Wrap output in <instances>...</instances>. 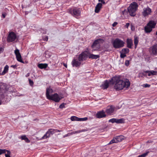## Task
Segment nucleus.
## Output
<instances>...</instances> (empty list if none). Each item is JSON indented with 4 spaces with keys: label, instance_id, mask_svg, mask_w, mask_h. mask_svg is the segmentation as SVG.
<instances>
[{
    "label": "nucleus",
    "instance_id": "1",
    "mask_svg": "<svg viewBox=\"0 0 157 157\" xmlns=\"http://www.w3.org/2000/svg\"><path fill=\"white\" fill-rule=\"evenodd\" d=\"M109 82L111 84H114V88L117 90H121L124 87L128 88L130 84L128 80L126 79L124 81L120 78V76L113 77Z\"/></svg>",
    "mask_w": 157,
    "mask_h": 157
},
{
    "label": "nucleus",
    "instance_id": "2",
    "mask_svg": "<svg viewBox=\"0 0 157 157\" xmlns=\"http://www.w3.org/2000/svg\"><path fill=\"white\" fill-rule=\"evenodd\" d=\"M53 92L52 90L50 88H48L46 89V95L47 98L49 100H52L54 101L58 102L62 98L61 97L59 96L57 93H55L51 95H50V94L52 93Z\"/></svg>",
    "mask_w": 157,
    "mask_h": 157
},
{
    "label": "nucleus",
    "instance_id": "3",
    "mask_svg": "<svg viewBox=\"0 0 157 157\" xmlns=\"http://www.w3.org/2000/svg\"><path fill=\"white\" fill-rule=\"evenodd\" d=\"M88 52H82L79 55L78 57V60L74 59L72 62L73 66L77 67L79 66L81 63V61L86 59L88 57Z\"/></svg>",
    "mask_w": 157,
    "mask_h": 157
},
{
    "label": "nucleus",
    "instance_id": "4",
    "mask_svg": "<svg viewBox=\"0 0 157 157\" xmlns=\"http://www.w3.org/2000/svg\"><path fill=\"white\" fill-rule=\"evenodd\" d=\"M156 24V21H150L144 27L145 32L146 33H150L152 31V29L155 28Z\"/></svg>",
    "mask_w": 157,
    "mask_h": 157
},
{
    "label": "nucleus",
    "instance_id": "5",
    "mask_svg": "<svg viewBox=\"0 0 157 157\" xmlns=\"http://www.w3.org/2000/svg\"><path fill=\"white\" fill-rule=\"evenodd\" d=\"M138 7V5L136 2H133L131 4L128 8V10L129 14L132 16H134L136 15V11Z\"/></svg>",
    "mask_w": 157,
    "mask_h": 157
},
{
    "label": "nucleus",
    "instance_id": "6",
    "mask_svg": "<svg viewBox=\"0 0 157 157\" xmlns=\"http://www.w3.org/2000/svg\"><path fill=\"white\" fill-rule=\"evenodd\" d=\"M124 42L121 40L116 39L113 43V47L115 48H119L123 47L124 45Z\"/></svg>",
    "mask_w": 157,
    "mask_h": 157
},
{
    "label": "nucleus",
    "instance_id": "7",
    "mask_svg": "<svg viewBox=\"0 0 157 157\" xmlns=\"http://www.w3.org/2000/svg\"><path fill=\"white\" fill-rule=\"evenodd\" d=\"M103 41L104 40L101 39H99L95 40L91 46L93 49V50L95 51L98 49L100 46L99 44L101 42L102 43Z\"/></svg>",
    "mask_w": 157,
    "mask_h": 157
},
{
    "label": "nucleus",
    "instance_id": "8",
    "mask_svg": "<svg viewBox=\"0 0 157 157\" xmlns=\"http://www.w3.org/2000/svg\"><path fill=\"white\" fill-rule=\"evenodd\" d=\"M69 13L74 17L77 18L80 15V11L79 9L75 8L73 9H70Z\"/></svg>",
    "mask_w": 157,
    "mask_h": 157
},
{
    "label": "nucleus",
    "instance_id": "9",
    "mask_svg": "<svg viewBox=\"0 0 157 157\" xmlns=\"http://www.w3.org/2000/svg\"><path fill=\"white\" fill-rule=\"evenodd\" d=\"M17 38L15 33L12 32L9 33L7 39V40L8 42H12L14 41Z\"/></svg>",
    "mask_w": 157,
    "mask_h": 157
},
{
    "label": "nucleus",
    "instance_id": "10",
    "mask_svg": "<svg viewBox=\"0 0 157 157\" xmlns=\"http://www.w3.org/2000/svg\"><path fill=\"white\" fill-rule=\"evenodd\" d=\"M149 51L151 55L154 56L157 55V44H155L149 49Z\"/></svg>",
    "mask_w": 157,
    "mask_h": 157
},
{
    "label": "nucleus",
    "instance_id": "11",
    "mask_svg": "<svg viewBox=\"0 0 157 157\" xmlns=\"http://www.w3.org/2000/svg\"><path fill=\"white\" fill-rule=\"evenodd\" d=\"M14 53L16 56V58L18 61L24 63V62L22 60L21 57L18 49H17L14 51Z\"/></svg>",
    "mask_w": 157,
    "mask_h": 157
},
{
    "label": "nucleus",
    "instance_id": "12",
    "mask_svg": "<svg viewBox=\"0 0 157 157\" xmlns=\"http://www.w3.org/2000/svg\"><path fill=\"white\" fill-rule=\"evenodd\" d=\"M55 133L53 129H49L42 138L41 139H45L49 137L51 135H52Z\"/></svg>",
    "mask_w": 157,
    "mask_h": 157
},
{
    "label": "nucleus",
    "instance_id": "13",
    "mask_svg": "<svg viewBox=\"0 0 157 157\" xmlns=\"http://www.w3.org/2000/svg\"><path fill=\"white\" fill-rule=\"evenodd\" d=\"M151 9L147 7L146 8H144L143 9V11L142 13L144 16L146 17L150 15L151 13Z\"/></svg>",
    "mask_w": 157,
    "mask_h": 157
},
{
    "label": "nucleus",
    "instance_id": "14",
    "mask_svg": "<svg viewBox=\"0 0 157 157\" xmlns=\"http://www.w3.org/2000/svg\"><path fill=\"white\" fill-rule=\"evenodd\" d=\"M106 115L103 111H99L97 113L96 117L97 118H100L105 117Z\"/></svg>",
    "mask_w": 157,
    "mask_h": 157
},
{
    "label": "nucleus",
    "instance_id": "15",
    "mask_svg": "<svg viewBox=\"0 0 157 157\" xmlns=\"http://www.w3.org/2000/svg\"><path fill=\"white\" fill-rule=\"evenodd\" d=\"M102 6V4L101 3H98L95 7V12L96 13H98L101 8Z\"/></svg>",
    "mask_w": 157,
    "mask_h": 157
},
{
    "label": "nucleus",
    "instance_id": "16",
    "mask_svg": "<svg viewBox=\"0 0 157 157\" xmlns=\"http://www.w3.org/2000/svg\"><path fill=\"white\" fill-rule=\"evenodd\" d=\"M114 108L113 106H110L107 107L106 112V113L109 114H111L113 113L114 111Z\"/></svg>",
    "mask_w": 157,
    "mask_h": 157
},
{
    "label": "nucleus",
    "instance_id": "17",
    "mask_svg": "<svg viewBox=\"0 0 157 157\" xmlns=\"http://www.w3.org/2000/svg\"><path fill=\"white\" fill-rule=\"evenodd\" d=\"M127 44V47L129 48H131L132 46L133 45V42L131 39H127L126 40Z\"/></svg>",
    "mask_w": 157,
    "mask_h": 157
},
{
    "label": "nucleus",
    "instance_id": "18",
    "mask_svg": "<svg viewBox=\"0 0 157 157\" xmlns=\"http://www.w3.org/2000/svg\"><path fill=\"white\" fill-rule=\"evenodd\" d=\"M109 86V82L108 81L106 80L104 83L102 85L101 87L104 89H106L108 88Z\"/></svg>",
    "mask_w": 157,
    "mask_h": 157
},
{
    "label": "nucleus",
    "instance_id": "19",
    "mask_svg": "<svg viewBox=\"0 0 157 157\" xmlns=\"http://www.w3.org/2000/svg\"><path fill=\"white\" fill-rule=\"evenodd\" d=\"M48 67L46 63H40L38 65V67L40 69L46 68Z\"/></svg>",
    "mask_w": 157,
    "mask_h": 157
},
{
    "label": "nucleus",
    "instance_id": "20",
    "mask_svg": "<svg viewBox=\"0 0 157 157\" xmlns=\"http://www.w3.org/2000/svg\"><path fill=\"white\" fill-rule=\"evenodd\" d=\"M139 38L137 36H135L134 37V44L135 45V48H136L139 41Z\"/></svg>",
    "mask_w": 157,
    "mask_h": 157
},
{
    "label": "nucleus",
    "instance_id": "21",
    "mask_svg": "<svg viewBox=\"0 0 157 157\" xmlns=\"http://www.w3.org/2000/svg\"><path fill=\"white\" fill-rule=\"evenodd\" d=\"M117 142H121L124 139V136H117L116 137Z\"/></svg>",
    "mask_w": 157,
    "mask_h": 157
},
{
    "label": "nucleus",
    "instance_id": "22",
    "mask_svg": "<svg viewBox=\"0 0 157 157\" xmlns=\"http://www.w3.org/2000/svg\"><path fill=\"white\" fill-rule=\"evenodd\" d=\"M89 58L96 59L99 58V56L98 55H94L93 54H91L89 56Z\"/></svg>",
    "mask_w": 157,
    "mask_h": 157
},
{
    "label": "nucleus",
    "instance_id": "23",
    "mask_svg": "<svg viewBox=\"0 0 157 157\" xmlns=\"http://www.w3.org/2000/svg\"><path fill=\"white\" fill-rule=\"evenodd\" d=\"M8 68L9 66L7 65H6L5 67L4 70L1 75H3L6 73L8 71Z\"/></svg>",
    "mask_w": 157,
    "mask_h": 157
},
{
    "label": "nucleus",
    "instance_id": "24",
    "mask_svg": "<svg viewBox=\"0 0 157 157\" xmlns=\"http://www.w3.org/2000/svg\"><path fill=\"white\" fill-rule=\"evenodd\" d=\"M124 119L123 118L120 119H116V123L117 124L123 123L124 122Z\"/></svg>",
    "mask_w": 157,
    "mask_h": 157
},
{
    "label": "nucleus",
    "instance_id": "25",
    "mask_svg": "<svg viewBox=\"0 0 157 157\" xmlns=\"http://www.w3.org/2000/svg\"><path fill=\"white\" fill-rule=\"evenodd\" d=\"M79 118L76 116H73L71 117V121H78Z\"/></svg>",
    "mask_w": 157,
    "mask_h": 157
},
{
    "label": "nucleus",
    "instance_id": "26",
    "mask_svg": "<svg viewBox=\"0 0 157 157\" xmlns=\"http://www.w3.org/2000/svg\"><path fill=\"white\" fill-rule=\"evenodd\" d=\"M121 52L125 54H127L129 52V49L128 48H123Z\"/></svg>",
    "mask_w": 157,
    "mask_h": 157
},
{
    "label": "nucleus",
    "instance_id": "27",
    "mask_svg": "<svg viewBox=\"0 0 157 157\" xmlns=\"http://www.w3.org/2000/svg\"><path fill=\"white\" fill-rule=\"evenodd\" d=\"M149 153V151L146 152V153H144L141 155H139L137 157H145L147 156Z\"/></svg>",
    "mask_w": 157,
    "mask_h": 157
},
{
    "label": "nucleus",
    "instance_id": "28",
    "mask_svg": "<svg viewBox=\"0 0 157 157\" xmlns=\"http://www.w3.org/2000/svg\"><path fill=\"white\" fill-rule=\"evenodd\" d=\"M117 141L116 140V138L113 139L108 144H110L113 143H117Z\"/></svg>",
    "mask_w": 157,
    "mask_h": 157
},
{
    "label": "nucleus",
    "instance_id": "29",
    "mask_svg": "<svg viewBox=\"0 0 157 157\" xmlns=\"http://www.w3.org/2000/svg\"><path fill=\"white\" fill-rule=\"evenodd\" d=\"M120 53H121V55H120V57L121 58H124V57H125V56H126V55L125 54L123 53L121 51L120 52Z\"/></svg>",
    "mask_w": 157,
    "mask_h": 157
},
{
    "label": "nucleus",
    "instance_id": "30",
    "mask_svg": "<svg viewBox=\"0 0 157 157\" xmlns=\"http://www.w3.org/2000/svg\"><path fill=\"white\" fill-rule=\"evenodd\" d=\"M6 152H7V154H6L5 155L6 157H10V152L9 151L6 150Z\"/></svg>",
    "mask_w": 157,
    "mask_h": 157
},
{
    "label": "nucleus",
    "instance_id": "31",
    "mask_svg": "<svg viewBox=\"0 0 157 157\" xmlns=\"http://www.w3.org/2000/svg\"><path fill=\"white\" fill-rule=\"evenodd\" d=\"M116 118H112L110 119L109 121V122H111L112 123H116Z\"/></svg>",
    "mask_w": 157,
    "mask_h": 157
},
{
    "label": "nucleus",
    "instance_id": "32",
    "mask_svg": "<svg viewBox=\"0 0 157 157\" xmlns=\"http://www.w3.org/2000/svg\"><path fill=\"white\" fill-rule=\"evenodd\" d=\"M86 131H87V130L86 129H82L81 130H78V131H75V133H79L82 132H86Z\"/></svg>",
    "mask_w": 157,
    "mask_h": 157
},
{
    "label": "nucleus",
    "instance_id": "33",
    "mask_svg": "<svg viewBox=\"0 0 157 157\" xmlns=\"http://www.w3.org/2000/svg\"><path fill=\"white\" fill-rule=\"evenodd\" d=\"M6 152V149H0V155L2 154L5 153Z\"/></svg>",
    "mask_w": 157,
    "mask_h": 157
},
{
    "label": "nucleus",
    "instance_id": "34",
    "mask_svg": "<svg viewBox=\"0 0 157 157\" xmlns=\"http://www.w3.org/2000/svg\"><path fill=\"white\" fill-rule=\"evenodd\" d=\"M76 134V133H75V132H73L69 133L67 134L66 135L64 136V137L69 136H70L71 135H72L73 134Z\"/></svg>",
    "mask_w": 157,
    "mask_h": 157
},
{
    "label": "nucleus",
    "instance_id": "35",
    "mask_svg": "<svg viewBox=\"0 0 157 157\" xmlns=\"http://www.w3.org/2000/svg\"><path fill=\"white\" fill-rule=\"evenodd\" d=\"M87 119V118L85 117L83 118H79L78 119V121H86Z\"/></svg>",
    "mask_w": 157,
    "mask_h": 157
},
{
    "label": "nucleus",
    "instance_id": "36",
    "mask_svg": "<svg viewBox=\"0 0 157 157\" xmlns=\"http://www.w3.org/2000/svg\"><path fill=\"white\" fill-rule=\"evenodd\" d=\"M65 104L64 103H62L59 106V108L60 109H63V108L65 107Z\"/></svg>",
    "mask_w": 157,
    "mask_h": 157
},
{
    "label": "nucleus",
    "instance_id": "37",
    "mask_svg": "<svg viewBox=\"0 0 157 157\" xmlns=\"http://www.w3.org/2000/svg\"><path fill=\"white\" fill-rule=\"evenodd\" d=\"M152 75H157V71H151Z\"/></svg>",
    "mask_w": 157,
    "mask_h": 157
},
{
    "label": "nucleus",
    "instance_id": "38",
    "mask_svg": "<svg viewBox=\"0 0 157 157\" xmlns=\"http://www.w3.org/2000/svg\"><path fill=\"white\" fill-rule=\"evenodd\" d=\"M27 138V137L25 135L22 136H21V139L22 140H25Z\"/></svg>",
    "mask_w": 157,
    "mask_h": 157
},
{
    "label": "nucleus",
    "instance_id": "39",
    "mask_svg": "<svg viewBox=\"0 0 157 157\" xmlns=\"http://www.w3.org/2000/svg\"><path fill=\"white\" fill-rule=\"evenodd\" d=\"M145 72L146 73H148V76H150L151 75V71H146Z\"/></svg>",
    "mask_w": 157,
    "mask_h": 157
},
{
    "label": "nucleus",
    "instance_id": "40",
    "mask_svg": "<svg viewBox=\"0 0 157 157\" xmlns=\"http://www.w3.org/2000/svg\"><path fill=\"white\" fill-rule=\"evenodd\" d=\"M29 83L30 86H32L33 85V81L31 80V79H29Z\"/></svg>",
    "mask_w": 157,
    "mask_h": 157
},
{
    "label": "nucleus",
    "instance_id": "41",
    "mask_svg": "<svg viewBox=\"0 0 157 157\" xmlns=\"http://www.w3.org/2000/svg\"><path fill=\"white\" fill-rule=\"evenodd\" d=\"M150 86V85L146 84H143V86L144 87L146 88V87H149Z\"/></svg>",
    "mask_w": 157,
    "mask_h": 157
},
{
    "label": "nucleus",
    "instance_id": "42",
    "mask_svg": "<svg viewBox=\"0 0 157 157\" xmlns=\"http://www.w3.org/2000/svg\"><path fill=\"white\" fill-rule=\"evenodd\" d=\"M125 64L126 66H128L129 64V61L128 60H126L125 62Z\"/></svg>",
    "mask_w": 157,
    "mask_h": 157
},
{
    "label": "nucleus",
    "instance_id": "43",
    "mask_svg": "<svg viewBox=\"0 0 157 157\" xmlns=\"http://www.w3.org/2000/svg\"><path fill=\"white\" fill-rule=\"evenodd\" d=\"M98 1L99 2H101L103 4H105V1H104V0H98Z\"/></svg>",
    "mask_w": 157,
    "mask_h": 157
},
{
    "label": "nucleus",
    "instance_id": "44",
    "mask_svg": "<svg viewBox=\"0 0 157 157\" xmlns=\"http://www.w3.org/2000/svg\"><path fill=\"white\" fill-rule=\"evenodd\" d=\"M117 24V22H114L112 25V26L113 27H114Z\"/></svg>",
    "mask_w": 157,
    "mask_h": 157
},
{
    "label": "nucleus",
    "instance_id": "45",
    "mask_svg": "<svg viewBox=\"0 0 157 157\" xmlns=\"http://www.w3.org/2000/svg\"><path fill=\"white\" fill-rule=\"evenodd\" d=\"M25 142L28 143H29L30 142V140L27 138L26 139H25Z\"/></svg>",
    "mask_w": 157,
    "mask_h": 157
},
{
    "label": "nucleus",
    "instance_id": "46",
    "mask_svg": "<svg viewBox=\"0 0 157 157\" xmlns=\"http://www.w3.org/2000/svg\"><path fill=\"white\" fill-rule=\"evenodd\" d=\"M4 51V49L2 48H0V53L2 52H3Z\"/></svg>",
    "mask_w": 157,
    "mask_h": 157
},
{
    "label": "nucleus",
    "instance_id": "47",
    "mask_svg": "<svg viewBox=\"0 0 157 157\" xmlns=\"http://www.w3.org/2000/svg\"><path fill=\"white\" fill-rule=\"evenodd\" d=\"M48 39V36H45V38L44 39V40L47 41Z\"/></svg>",
    "mask_w": 157,
    "mask_h": 157
},
{
    "label": "nucleus",
    "instance_id": "48",
    "mask_svg": "<svg viewBox=\"0 0 157 157\" xmlns=\"http://www.w3.org/2000/svg\"><path fill=\"white\" fill-rule=\"evenodd\" d=\"M129 25V23H127L126 24V25H125V27L127 28H128V26Z\"/></svg>",
    "mask_w": 157,
    "mask_h": 157
},
{
    "label": "nucleus",
    "instance_id": "49",
    "mask_svg": "<svg viewBox=\"0 0 157 157\" xmlns=\"http://www.w3.org/2000/svg\"><path fill=\"white\" fill-rule=\"evenodd\" d=\"M53 130H54V132H60V131H59V130H58L57 129H53Z\"/></svg>",
    "mask_w": 157,
    "mask_h": 157
},
{
    "label": "nucleus",
    "instance_id": "50",
    "mask_svg": "<svg viewBox=\"0 0 157 157\" xmlns=\"http://www.w3.org/2000/svg\"><path fill=\"white\" fill-rule=\"evenodd\" d=\"M17 66L16 65H12L11 66V67H12L13 68H15Z\"/></svg>",
    "mask_w": 157,
    "mask_h": 157
},
{
    "label": "nucleus",
    "instance_id": "51",
    "mask_svg": "<svg viewBox=\"0 0 157 157\" xmlns=\"http://www.w3.org/2000/svg\"><path fill=\"white\" fill-rule=\"evenodd\" d=\"M2 17L3 18H5L6 16V14L5 13H3L2 14Z\"/></svg>",
    "mask_w": 157,
    "mask_h": 157
},
{
    "label": "nucleus",
    "instance_id": "52",
    "mask_svg": "<svg viewBox=\"0 0 157 157\" xmlns=\"http://www.w3.org/2000/svg\"><path fill=\"white\" fill-rule=\"evenodd\" d=\"M63 65L66 67H67V65L66 64H65V63H63Z\"/></svg>",
    "mask_w": 157,
    "mask_h": 157
},
{
    "label": "nucleus",
    "instance_id": "53",
    "mask_svg": "<svg viewBox=\"0 0 157 157\" xmlns=\"http://www.w3.org/2000/svg\"><path fill=\"white\" fill-rule=\"evenodd\" d=\"M2 104L1 101L0 100V105Z\"/></svg>",
    "mask_w": 157,
    "mask_h": 157
},
{
    "label": "nucleus",
    "instance_id": "54",
    "mask_svg": "<svg viewBox=\"0 0 157 157\" xmlns=\"http://www.w3.org/2000/svg\"><path fill=\"white\" fill-rule=\"evenodd\" d=\"M44 33V34H45V33H46V32H44V33Z\"/></svg>",
    "mask_w": 157,
    "mask_h": 157
},
{
    "label": "nucleus",
    "instance_id": "55",
    "mask_svg": "<svg viewBox=\"0 0 157 157\" xmlns=\"http://www.w3.org/2000/svg\"><path fill=\"white\" fill-rule=\"evenodd\" d=\"M155 34L156 35H157V31L156 32V33H155Z\"/></svg>",
    "mask_w": 157,
    "mask_h": 157
},
{
    "label": "nucleus",
    "instance_id": "56",
    "mask_svg": "<svg viewBox=\"0 0 157 157\" xmlns=\"http://www.w3.org/2000/svg\"><path fill=\"white\" fill-rule=\"evenodd\" d=\"M139 1H141V0H138Z\"/></svg>",
    "mask_w": 157,
    "mask_h": 157
}]
</instances>
